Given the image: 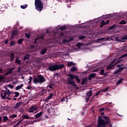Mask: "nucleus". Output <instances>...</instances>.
Masks as SVG:
<instances>
[{
    "label": "nucleus",
    "instance_id": "9",
    "mask_svg": "<svg viewBox=\"0 0 127 127\" xmlns=\"http://www.w3.org/2000/svg\"><path fill=\"white\" fill-rule=\"evenodd\" d=\"M74 40V38L73 37H70L69 38V39L68 40L64 39L63 40V42H64V43H66V42H67V43H69V42H70V41H72V40Z\"/></svg>",
    "mask_w": 127,
    "mask_h": 127
},
{
    "label": "nucleus",
    "instance_id": "38",
    "mask_svg": "<svg viewBox=\"0 0 127 127\" xmlns=\"http://www.w3.org/2000/svg\"><path fill=\"white\" fill-rule=\"evenodd\" d=\"M37 38H38V39L43 40V39H44V35H42L41 36H40L38 37Z\"/></svg>",
    "mask_w": 127,
    "mask_h": 127
},
{
    "label": "nucleus",
    "instance_id": "31",
    "mask_svg": "<svg viewBox=\"0 0 127 127\" xmlns=\"http://www.w3.org/2000/svg\"><path fill=\"white\" fill-rule=\"evenodd\" d=\"M22 117L25 120H29V116L27 115H23Z\"/></svg>",
    "mask_w": 127,
    "mask_h": 127
},
{
    "label": "nucleus",
    "instance_id": "59",
    "mask_svg": "<svg viewBox=\"0 0 127 127\" xmlns=\"http://www.w3.org/2000/svg\"><path fill=\"white\" fill-rule=\"evenodd\" d=\"M7 43H8V40H6L5 41V42H4V44H7Z\"/></svg>",
    "mask_w": 127,
    "mask_h": 127
},
{
    "label": "nucleus",
    "instance_id": "34",
    "mask_svg": "<svg viewBox=\"0 0 127 127\" xmlns=\"http://www.w3.org/2000/svg\"><path fill=\"white\" fill-rule=\"evenodd\" d=\"M116 28H117V26L116 25H114L112 26L111 27H110L109 28V29L110 30H112V29H115Z\"/></svg>",
    "mask_w": 127,
    "mask_h": 127
},
{
    "label": "nucleus",
    "instance_id": "36",
    "mask_svg": "<svg viewBox=\"0 0 127 127\" xmlns=\"http://www.w3.org/2000/svg\"><path fill=\"white\" fill-rule=\"evenodd\" d=\"M105 24H106V23L105 22V21H102V22H101V25L100 27H103V26H104V25H105Z\"/></svg>",
    "mask_w": 127,
    "mask_h": 127
},
{
    "label": "nucleus",
    "instance_id": "15",
    "mask_svg": "<svg viewBox=\"0 0 127 127\" xmlns=\"http://www.w3.org/2000/svg\"><path fill=\"white\" fill-rule=\"evenodd\" d=\"M14 57H15V56H14V54L13 53H12L10 54V61L11 62V61H13V60H14Z\"/></svg>",
    "mask_w": 127,
    "mask_h": 127
},
{
    "label": "nucleus",
    "instance_id": "16",
    "mask_svg": "<svg viewBox=\"0 0 127 127\" xmlns=\"http://www.w3.org/2000/svg\"><path fill=\"white\" fill-rule=\"evenodd\" d=\"M29 57H30V55L27 54V55H25L23 60L24 61H25V60H28V59H29Z\"/></svg>",
    "mask_w": 127,
    "mask_h": 127
},
{
    "label": "nucleus",
    "instance_id": "58",
    "mask_svg": "<svg viewBox=\"0 0 127 127\" xmlns=\"http://www.w3.org/2000/svg\"><path fill=\"white\" fill-rule=\"evenodd\" d=\"M3 73V71L1 68H0V74H2Z\"/></svg>",
    "mask_w": 127,
    "mask_h": 127
},
{
    "label": "nucleus",
    "instance_id": "29",
    "mask_svg": "<svg viewBox=\"0 0 127 127\" xmlns=\"http://www.w3.org/2000/svg\"><path fill=\"white\" fill-rule=\"evenodd\" d=\"M10 118H11V119H14L15 118H17V115L14 114L12 115H10Z\"/></svg>",
    "mask_w": 127,
    "mask_h": 127
},
{
    "label": "nucleus",
    "instance_id": "25",
    "mask_svg": "<svg viewBox=\"0 0 127 127\" xmlns=\"http://www.w3.org/2000/svg\"><path fill=\"white\" fill-rule=\"evenodd\" d=\"M8 121V117L6 116H4L3 117V122L5 123V122Z\"/></svg>",
    "mask_w": 127,
    "mask_h": 127
},
{
    "label": "nucleus",
    "instance_id": "44",
    "mask_svg": "<svg viewBox=\"0 0 127 127\" xmlns=\"http://www.w3.org/2000/svg\"><path fill=\"white\" fill-rule=\"evenodd\" d=\"M7 87L10 88V89H13V85L11 84H8L7 85Z\"/></svg>",
    "mask_w": 127,
    "mask_h": 127
},
{
    "label": "nucleus",
    "instance_id": "37",
    "mask_svg": "<svg viewBox=\"0 0 127 127\" xmlns=\"http://www.w3.org/2000/svg\"><path fill=\"white\" fill-rule=\"evenodd\" d=\"M6 72L8 75H9V74H11V73H12V71L10 68H9Z\"/></svg>",
    "mask_w": 127,
    "mask_h": 127
},
{
    "label": "nucleus",
    "instance_id": "53",
    "mask_svg": "<svg viewBox=\"0 0 127 127\" xmlns=\"http://www.w3.org/2000/svg\"><path fill=\"white\" fill-rule=\"evenodd\" d=\"M59 73H56L54 74V77H56V76H59Z\"/></svg>",
    "mask_w": 127,
    "mask_h": 127
},
{
    "label": "nucleus",
    "instance_id": "63",
    "mask_svg": "<svg viewBox=\"0 0 127 127\" xmlns=\"http://www.w3.org/2000/svg\"><path fill=\"white\" fill-rule=\"evenodd\" d=\"M84 38H85V36H80V39H84Z\"/></svg>",
    "mask_w": 127,
    "mask_h": 127
},
{
    "label": "nucleus",
    "instance_id": "19",
    "mask_svg": "<svg viewBox=\"0 0 127 127\" xmlns=\"http://www.w3.org/2000/svg\"><path fill=\"white\" fill-rule=\"evenodd\" d=\"M125 80V78H120L119 80L116 82V84L117 85H120V84H122V82Z\"/></svg>",
    "mask_w": 127,
    "mask_h": 127
},
{
    "label": "nucleus",
    "instance_id": "50",
    "mask_svg": "<svg viewBox=\"0 0 127 127\" xmlns=\"http://www.w3.org/2000/svg\"><path fill=\"white\" fill-rule=\"evenodd\" d=\"M37 40H38V38H37L35 39L34 42V44H36V43L37 42Z\"/></svg>",
    "mask_w": 127,
    "mask_h": 127
},
{
    "label": "nucleus",
    "instance_id": "26",
    "mask_svg": "<svg viewBox=\"0 0 127 127\" xmlns=\"http://www.w3.org/2000/svg\"><path fill=\"white\" fill-rule=\"evenodd\" d=\"M27 6H28V5L27 4H25L24 5H21L20 6V7L22 9H25V8H26V7H27Z\"/></svg>",
    "mask_w": 127,
    "mask_h": 127
},
{
    "label": "nucleus",
    "instance_id": "64",
    "mask_svg": "<svg viewBox=\"0 0 127 127\" xmlns=\"http://www.w3.org/2000/svg\"><path fill=\"white\" fill-rule=\"evenodd\" d=\"M18 72H20V67L18 68Z\"/></svg>",
    "mask_w": 127,
    "mask_h": 127
},
{
    "label": "nucleus",
    "instance_id": "40",
    "mask_svg": "<svg viewBox=\"0 0 127 127\" xmlns=\"http://www.w3.org/2000/svg\"><path fill=\"white\" fill-rule=\"evenodd\" d=\"M25 35L26 38H30V34L26 33V34H25Z\"/></svg>",
    "mask_w": 127,
    "mask_h": 127
},
{
    "label": "nucleus",
    "instance_id": "27",
    "mask_svg": "<svg viewBox=\"0 0 127 127\" xmlns=\"http://www.w3.org/2000/svg\"><path fill=\"white\" fill-rule=\"evenodd\" d=\"M53 96H54V94H53V93H50V95L47 98V100H50V99H51L53 97Z\"/></svg>",
    "mask_w": 127,
    "mask_h": 127
},
{
    "label": "nucleus",
    "instance_id": "6",
    "mask_svg": "<svg viewBox=\"0 0 127 127\" xmlns=\"http://www.w3.org/2000/svg\"><path fill=\"white\" fill-rule=\"evenodd\" d=\"M41 116H42V112H40L39 113H37L35 116V119H38V118H39L37 120V122H40V121H42V118H41Z\"/></svg>",
    "mask_w": 127,
    "mask_h": 127
},
{
    "label": "nucleus",
    "instance_id": "35",
    "mask_svg": "<svg viewBox=\"0 0 127 127\" xmlns=\"http://www.w3.org/2000/svg\"><path fill=\"white\" fill-rule=\"evenodd\" d=\"M127 22L124 20H122L121 22H119V24H126Z\"/></svg>",
    "mask_w": 127,
    "mask_h": 127
},
{
    "label": "nucleus",
    "instance_id": "17",
    "mask_svg": "<svg viewBox=\"0 0 127 127\" xmlns=\"http://www.w3.org/2000/svg\"><path fill=\"white\" fill-rule=\"evenodd\" d=\"M118 68H119L118 70H119L120 72H122V71H123L124 69H125V67H124V65H118Z\"/></svg>",
    "mask_w": 127,
    "mask_h": 127
},
{
    "label": "nucleus",
    "instance_id": "55",
    "mask_svg": "<svg viewBox=\"0 0 127 127\" xmlns=\"http://www.w3.org/2000/svg\"><path fill=\"white\" fill-rule=\"evenodd\" d=\"M7 75H8V74H7V72H6V73L3 74V75H2V76H3V77H5V76H7Z\"/></svg>",
    "mask_w": 127,
    "mask_h": 127
},
{
    "label": "nucleus",
    "instance_id": "22",
    "mask_svg": "<svg viewBox=\"0 0 127 127\" xmlns=\"http://www.w3.org/2000/svg\"><path fill=\"white\" fill-rule=\"evenodd\" d=\"M93 94V90H90L86 93L87 97H91Z\"/></svg>",
    "mask_w": 127,
    "mask_h": 127
},
{
    "label": "nucleus",
    "instance_id": "8",
    "mask_svg": "<svg viewBox=\"0 0 127 127\" xmlns=\"http://www.w3.org/2000/svg\"><path fill=\"white\" fill-rule=\"evenodd\" d=\"M3 92H4L3 95H1V98L2 99V100H5V99H7V100H9L10 101L11 100V98L8 97H6V94L5 93V91L4 90L3 91Z\"/></svg>",
    "mask_w": 127,
    "mask_h": 127
},
{
    "label": "nucleus",
    "instance_id": "24",
    "mask_svg": "<svg viewBox=\"0 0 127 127\" xmlns=\"http://www.w3.org/2000/svg\"><path fill=\"white\" fill-rule=\"evenodd\" d=\"M22 87H23V84H22L20 85H18L16 87V91H18V90H20V89H21L22 88Z\"/></svg>",
    "mask_w": 127,
    "mask_h": 127
},
{
    "label": "nucleus",
    "instance_id": "57",
    "mask_svg": "<svg viewBox=\"0 0 127 127\" xmlns=\"http://www.w3.org/2000/svg\"><path fill=\"white\" fill-rule=\"evenodd\" d=\"M99 70L98 69H95L93 70V72H98Z\"/></svg>",
    "mask_w": 127,
    "mask_h": 127
},
{
    "label": "nucleus",
    "instance_id": "60",
    "mask_svg": "<svg viewBox=\"0 0 127 127\" xmlns=\"http://www.w3.org/2000/svg\"><path fill=\"white\" fill-rule=\"evenodd\" d=\"M25 120L24 118H23V117L22 118V119H21V120L20 121V122H21V123H22V122H23V120Z\"/></svg>",
    "mask_w": 127,
    "mask_h": 127
},
{
    "label": "nucleus",
    "instance_id": "41",
    "mask_svg": "<svg viewBox=\"0 0 127 127\" xmlns=\"http://www.w3.org/2000/svg\"><path fill=\"white\" fill-rule=\"evenodd\" d=\"M13 45H15V42L13 41H11L10 42V46H13Z\"/></svg>",
    "mask_w": 127,
    "mask_h": 127
},
{
    "label": "nucleus",
    "instance_id": "23",
    "mask_svg": "<svg viewBox=\"0 0 127 127\" xmlns=\"http://www.w3.org/2000/svg\"><path fill=\"white\" fill-rule=\"evenodd\" d=\"M60 29L62 30V31H63L64 29H67V26L66 25H63L60 27Z\"/></svg>",
    "mask_w": 127,
    "mask_h": 127
},
{
    "label": "nucleus",
    "instance_id": "42",
    "mask_svg": "<svg viewBox=\"0 0 127 127\" xmlns=\"http://www.w3.org/2000/svg\"><path fill=\"white\" fill-rule=\"evenodd\" d=\"M85 84H86V79H83L82 80V81H81V84L82 85H85Z\"/></svg>",
    "mask_w": 127,
    "mask_h": 127
},
{
    "label": "nucleus",
    "instance_id": "10",
    "mask_svg": "<svg viewBox=\"0 0 127 127\" xmlns=\"http://www.w3.org/2000/svg\"><path fill=\"white\" fill-rule=\"evenodd\" d=\"M127 39V36H124L120 39L117 40L118 41H121L122 42H125Z\"/></svg>",
    "mask_w": 127,
    "mask_h": 127
},
{
    "label": "nucleus",
    "instance_id": "45",
    "mask_svg": "<svg viewBox=\"0 0 127 127\" xmlns=\"http://www.w3.org/2000/svg\"><path fill=\"white\" fill-rule=\"evenodd\" d=\"M105 110H108V108H102L99 109V111L102 112L103 111H105Z\"/></svg>",
    "mask_w": 127,
    "mask_h": 127
},
{
    "label": "nucleus",
    "instance_id": "49",
    "mask_svg": "<svg viewBox=\"0 0 127 127\" xmlns=\"http://www.w3.org/2000/svg\"><path fill=\"white\" fill-rule=\"evenodd\" d=\"M30 47H31V49H34V48H35V46L33 45H31L30 46Z\"/></svg>",
    "mask_w": 127,
    "mask_h": 127
},
{
    "label": "nucleus",
    "instance_id": "12",
    "mask_svg": "<svg viewBox=\"0 0 127 127\" xmlns=\"http://www.w3.org/2000/svg\"><path fill=\"white\" fill-rule=\"evenodd\" d=\"M96 77V73H91L88 76L89 80H91L93 78H95Z\"/></svg>",
    "mask_w": 127,
    "mask_h": 127
},
{
    "label": "nucleus",
    "instance_id": "13",
    "mask_svg": "<svg viewBox=\"0 0 127 127\" xmlns=\"http://www.w3.org/2000/svg\"><path fill=\"white\" fill-rule=\"evenodd\" d=\"M66 65L67 67H72V66H75V63L72 62H69L67 63Z\"/></svg>",
    "mask_w": 127,
    "mask_h": 127
},
{
    "label": "nucleus",
    "instance_id": "5",
    "mask_svg": "<svg viewBox=\"0 0 127 127\" xmlns=\"http://www.w3.org/2000/svg\"><path fill=\"white\" fill-rule=\"evenodd\" d=\"M119 63V61L118 60V59H116L114 61H113V62H112V63H111V64H110L108 66L107 69H113V68H114V67L115 66H116V65H117V64Z\"/></svg>",
    "mask_w": 127,
    "mask_h": 127
},
{
    "label": "nucleus",
    "instance_id": "32",
    "mask_svg": "<svg viewBox=\"0 0 127 127\" xmlns=\"http://www.w3.org/2000/svg\"><path fill=\"white\" fill-rule=\"evenodd\" d=\"M121 72V71H120L119 69H116L114 72V74H115V75H119Z\"/></svg>",
    "mask_w": 127,
    "mask_h": 127
},
{
    "label": "nucleus",
    "instance_id": "4",
    "mask_svg": "<svg viewBox=\"0 0 127 127\" xmlns=\"http://www.w3.org/2000/svg\"><path fill=\"white\" fill-rule=\"evenodd\" d=\"M35 6L38 11H41L43 9V4L41 2V0H35Z\"/></svg>",
    "mask_w": 127,
    "mask_h": 127
},
{
    "label": "nucleus",
    "instance_id": "30",
    "mask_svg": "<svg viewBox=\"0 0 127 127\" xmlns=\"http://www.w3.org/2000/svg\"><path fill=\"white\" fill-rule=\"evenodd\" d=\"M13 94H15V96H14V98H17L18 96H19V93L18 92H14Z\"/></svg>",
    "mask_w": 127,
    "mask_h": 127
},
{
    "label": "nucleus",
    "instance_id": "18",
    "mask_svg": "<svg viewBox=\"0 0 127 127\" xmlns=\"http://www.w3.org/2000/svg\"><path fill=\"white\" fill-rule=\"evenodd\" d=\"M5 93L6 94V95H11V92H10V91H9V89H8V88L5 87Z\"/></svg>",
    "mask_w": 127,
    "mask_h": 127
},
{
    "label": "nucleus",
    "instance_id": "21",
    "mask_svg": "<svg viewBox=\"0 0 127 127\" xmlns=\"http://www.w3.org/2000/svg\"><path fill=\"white\" fill-rule=\"evenodd\" d=\"M70 70L71 71V72H75V71H77V68H76L75 65H73L72 67H71Z\"/></svg>",
    "mask_w": 127,
    "mask_h": 127
},
{
    "label": "nucleus",
    "instance_id": "1",
    "mask_svg": "<svg viewBox=\"0 0 127 127\" xmlns=\"http://www.w3.org/2000/svg\"><path fill=\"white\" fill-rule=\"evenodd\" d=\"M69 77H67L66 80L67 81L68 85H72L73 87H77V85L75 84V82L74 81V79H76V80L77 81L78 83H80V79H79V77L77 75H74L73 74H69L68 75Z\"/></svg>",
    "mask_w": 127,
    "mask_h": 127
},
{
    "label": "nucleus",
    "instance_id": "3",
    "mask_svg": "<svg viewBox=\"0 0 127 127\" xmlns=\"http://www.w3.org/2000/svg\"><path fill=\"white\" fill-rule=\"evenodd\" d=\"M65 66L64 64H55V65H50L48 68L47 69V71H51L53 72V71H56V70H60V69H62Z\"/></svg>",
    "mask_w": 127,
    "mask_h": 127
},
{
    "label": "nucleus",
    "instance_id": "52",
    "mask_svg": "<svg viewBox=\"0 0 127 127\" xmlns=\"http://www.w3.org/2000/svg\"><path fill=\"white\" fill-rule=\"evenodd\" d=\"M0 123H3L2 122V117L0 116Z\"/></svg>",
    "mask_w": 127,
    "mask_h": 127
},
{
    "label": "nucleus",
    "instance_id": "54",
    "mask_svg": "<svg viewBox=\"0 0 127 127\" xmlns=\"http://www.w3.org/2000/svg\"><path fill=\"white\" fill-rule=\"evenodd\" d=\"M90 97H87L86 98V102H88V101H89V100H90Z\"/></svg>",
    "mask_w": 127,
    "mask_h": 127
},
{
    "label": "nucleus",
    "instance_id": "51",
    "mask_svg": "<svg viewBox=\"0 0 127 127\" xmlns=\"http://www.w3.org/2000/svg\"><path fill=\"white\" fill-rule=\"evenodd\" d=\"M48 87H49L50 89H53L52 83H51L50 84H49V85H48Z\"/></svg>",
    "mask_w": 127,
    "mask_h": 127
},
{
    "label": "nucleus",
    "instance_id": "20",
    "mask_svg": "<svg viewBox=\"0 0 127 127\" xmlns=\"http://www.w3.org/2000/svg\"><path fill=\"white\" fill-rule=\"evenodd\" d=\"M46 51H47V49L44 48V49H42L41 50L40 54L42 55H44L45 54V53H46Z\"/></svg>",
    "mask_w": 127,
    "mask_h": 127
},
{
    "label": "nucleus",
    "instance_id": "7",
    "mask_svg": "<svg viewBox=\"0 0 127 127\" xmlns=\"http://www.w3.org/2000/svg\"><path fill=\"white\" fill-rule=\"evenodd\" d=\"M35 111H37V107L36 106H32L30 107L29 113H33L34 112H35Z\"/></svg>",
    "mask_w": 127,
    "mask_h": 127
},
{
    "label": "nucleus",
    "instance_id": "43",
    "mask_svg": "<svg viewBox=\"0 0 127 127\" xmlns=\"http://www.w3.org/2000/svg\"><path fill=\"white\" fill-rule=\"evenodd\" d=\"M100 93H101V91L97 92L96 94L94 95V97H96V98H98V96H99V95H100Z\"/></svg>",
    "mask_w": 127,
    "mask_h": 127
},
{
    "label": "nucleus",
    "instance_id": "56",
    "mask_svg": "<svg viewBox=\"0 0 127 127\" xmlns=\"http://www.w3.org/2000/svg\"><path fill=\"white\" fill-rule=\"evenodd\" d=\"M32 87H31V86H27V89L28 90H30Z\"/></svg>",
    "mask_w": 127,
    "mask_h": 127
},
{
    "label": "nucleus",
    "instance_id": "47",
    "mask_svg": "<svg viewBox=\"0 0 127 127\" xmlns=\"http://www.w3.org/2000/svg\"><path fill=\"white\" fill-rule=\"evenodd\" d=\"M105 71V69H103L100 71V74L104 75V72Z\"/></svg>",
    "mask_w": 127,
    "mask_h": 127
},
{
    "label": "nucleus",
    "instance_id": "62",
    "mask_svg": "<svg viewBox=\"0 0 127 127\" xmlns=\"http://www.w3.org/2000/svg\"><path fill=\"white\" fill-rule=\"evenodd\" d=\"M32 79H33V78L31 76H30L29 80V81H32Z\"/></svg>",
    "mask_w": 127,
    "mask_h": 127
},
{
    "label": "nucleus",
    "instance_id": "39",
    "mask_svg": "<svg viewBox=\"0 0 127 127\" xmlns=\"http://www.w3.org/2000/svg\"><path fill=\"white\" fill-rule=\"evenodd\" d=\"M4 79V76H3L2 75L0 74V82H1L2 80Z\"/></svg>",
    "mask_w": 127,
    "mask_h": 127
},
{
    "label": "nucleus",
    "instance_id": "11",
    "mask_svg": "<svg viewBox=\"0 0 127 127\" xmlns=\"http://www.w3.org/2000/svg\"><path fill=\"white\" fill-rule=\"evenodd\" d=\"M18 32L16 30L12 31V34H11V38H12V39L14 37V36H15V35H16L17 34Z\"/></svg>",
    "mask_w": 127,
    "mask_h": 127
},
{
    "label": "nucleus",
    "instance_id": "33",
    "mask_svg": "<svg viewBox=\"0 0 127 127\" xmlns=\"http://www.w3.org/2000/svg\"><path fill=\"white\" fill-rule=\"evenodd\" d=\"M22 41H23V39H20L17 41L18 44L20 45L22 43Z\"/></svg>",
    "mask_w": 127,
    "mask_h": 127
},
{
    "label": "nucleus",
    "instance_id": "2",
    "mask_svg": "<svg viewBox=\"0 0 127 127\" xmlns=\"http://www.w3.org/2000/svg\"><path fill=\"white\" fill-rule=\"evenodd\" d=\"M46 80L43 75L41 74H38L37 75V78L33 77V83L34 84H42L44 83Z\"/></svg>",
    "mask_w": 127,
    "mask_h": 127
},
{
    "label": "nucleus",
    "instance_id": "28",
    "mask_svg": "<svg viewBox=\"0 0 127 127\" xmlns=\"http://www.w3.org/2000/svg\"><path fill=\"white\" fill-rule=\"evenodd\" d=\"M15 63L17 64H21V61L18 59V58H17L16 59L15 61Z\"/></svg>",
    "mask_w": 127,
    "mask_h": 127
},
{
    "label": "nucleus",
    "instance_id": "14",
    "mask_svg": "<svg viewBox=\"0 0 127 127\" xmlns=\"http://www.w3.org/2000/svg\"><path fill=\"white\" fill-rule=\"evenodd\" d=\"M21 105H23V102H18L17 103L16 105L14 106L15 109H18V108H19Z\"/></svg>",
    "mask_w": 127,
    "mask_h": 127
},
{
    "label": "nucleus",
    "instance_id": "46",
    "mask_svg": "<svg viewBox=\"0 0 127 127\" xmlns=\"http://www.w3.org/2000/svg\"><path fill=\"white\" fill-rule=\"evenodd\" d=\"M21 124V121H19L14 126V127H16V126H19V124Z\"/></svg>",
    "mask_w": 127,
    "mask_h": 127
},
{
    "label": "nucleus",
    "instance_id": "61",
    "mask_svg": "<svg viewBox=\"0 0 127 127\" xmlns=\"http://www.w3.org/2000/svg\"><path fill=\"white\" fill-rule=\"evenodd\" d=\"M77 47H78L79 48H80V42H78V44H77Z\"/></svg>",
    "mask_w": 127,
    "mask_h": 127
},
{
    "label": "nucleus",
    "instance_id": "48",
    "mask_svg": "<svg viewBox=\"0 0 127 127\" xmlns=\"http://www.w3.org/2000/svg\"><path fill=\"white\" fill-rule=\"evenodd\" d=\"M110 89V87H108L106 88H105V89H103L104 92H108V90H109Z\"/></svg>",
    "mask_w": 127,
    "mask_h": 127
}]
</instances>
